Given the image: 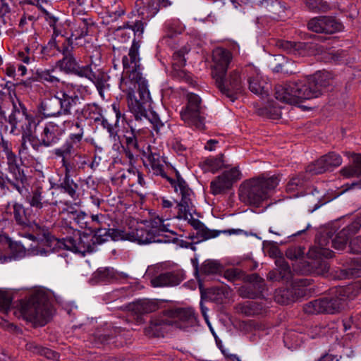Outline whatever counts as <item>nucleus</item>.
<instances>
[{"label":"nucleus","instance_id":"f257e3e1","mask_svg":"<svg viewBox=\"0 0 361 361\" xmlns=\"http://www.w3.org/2000/svg\"><path fill=\"white\" fill-rule=\"evenodd\" d=\"M140 41L134 39L128 56L122 59L123 72L119 84L120 89L127 94L128 106L136 121L149 116L147 107L151 101L147 82L140 72Z\"/></svg>","mask_w":361,"mask_h":361},{"label":"nucleus","instance_id":"f03ea898","mask_svg":"<svg viewBox=\"0 0 361 361\" xmlns=\"http://www.w3.org/2000/svg\"><path fill=\"white\" fill-rule=\"evenodd\" d=\"M331 83V74L319 71L298 81L276 85L274 95L276 99L283 103L298 104L304 100L319 97Z\"/></svg>","mask_w":361,"mask_h":361},{"label":"nucleus","instance_id":"7ed1b4c3","mask_svg":"<svg viewBox=\"0 0 361 361\" xmlns=\"http://www.w3.org/2000/svg\"><path fill=\"white\" fill-rule=\"evenodd\" d=\"M278 176H269L263 173L244 181L239 188L241 202L253 207H259L267 200L279 183Z\"/></svg>","mask_w":361,"mask_h":361},{"label":"nucleus","instance_id":"20e7f679","mask_svg":"<svg viewBox=\"0 0 361 361\" xmlns=\"http://www.w3.org/2000/svg\"><path fill=\"white\" fill-rule=\"evenodd\" d=\"M359 293L358 287L350 285L336 287L325 297L307 302L303 307L307 314H335L341 311L346 298L353 299Z\"/></svg>","mask_w":361,"mask_h":361},{"label":"nucleus","instance_id":"39448f33","mask_svg":"<svg viewBox=\"0 0 361 361\" xmlns=\"http://www.w3.org/2000/svg\"><path fill=\"white\" fill-rule=\"evenodd\" d=\"M47 81L51 84L56 82V85H47V92L50 93L49 104H47V109L49 112L47 114V119L50 118L56 114H59L63 110L64 113L70 112L71 108L75 106L80 101V98L75 94V92H68L66 93L59 89L58 84H60L59 80L54 75H51L47 70Z\"/></svg>","mask_w":361,"mask_h":361},{"label":"nucleus","instance_id":"423d86ee","mask_svg":"<svg viewBox=\"0 0 361 361\" xmlns=\"http://www.w3.org/2000/svg\"><path fill=\"white\" fill-rule=\"evenodd\" d=\"M178 188L181 194V199L177 202L176 209L177 214L176 218L178 219L188 220V223L199 233L204 224L199 219L192 218V214L195 213V207L193 204L192 196V190L189 188L187 183L181 177L179 172L176 171Z\"/></svg>","mask_w":361,"mask_h":361},{"label":"nucleus","instance_id":"0eeeda50","mask_svg":"<svg viewBox=\"0 0 361 361\" xmlns=\"http://www.w3.org/2000/svg\"><path fill=\"white\" fill-rule=\"evenodd\" d=\"M44 302V288H35L28 298L20 300V312L27 320L43 326L45 319Z\"/></svg>","mask_w":361,"mask_h":361},{"label":"nucleus","instance_id":"6e6552de","mask_svg":"<svg viewBox=\"0 0 361 361\" xmlns=\"http://www.w3.org/2000/svg\"><path fill=\"white\" fill-rule=\"evenodd\" d=\"M188 103L185 108L180 112L182 120L189 126L199 130L205 129L204 116L201 106L200 97L194 93L188 94Z\"/></svg>","mask_w":361,"mask_h":361},{"label":"nucleus","instance_id":"1a4fd4ad","mask_svg":"<svg viewBox=\"0 0 361 361\" xmlns=\"http://www.w3.org/2000/svg\"><path fill=\"white\" fill-rule=\"evenodd\" d=\"M214 80L219 91L231 102H234L238 95L243 91L242 80L237 71H231L226 78V75H223L215 78Z\"/></svg>","mask_w":361,"mask_h":361},{"label":"nucleus","instance_id":"9d476101","mask_svg":"<svg viewBox=\"0 0 361 361\" xmlns=\"http://www.w3.org/2000/svg\"><path fill=\"white\" fill-rule=\"evenodd\" d=\"M164 316L172 322L171 325L182 329L195 325L197 318L191 308H177L164 310Z\"/></svg>","mask_w":361,"mask_h":361},{"label":"nucleus","instance_id":"9b49d317","mask_svg":"<svg viewBox=\"0 0 361 361\" xmlns=\"http://www.w3.org/2000/svg\"><path fill=\"white\" fill-rule=\"evenodd\" d=\"M342 157L335 152H330L320 157L306 167V172L311 175H317L332 170L342 164Z\"/></svg>","mask_w":361,"mask_h":361},{"label":"nucleus","instance_id":"f8f14e48","mask_svg":"<svg viewBox=\"0 0 361 361\" xmlns=\"http://www.w3.org/2000/svg\"><path fill=\"white\" fill-rule=\"evenodd\" d=\"M307 28L316 33L334 34L342 30L343 25L332 16H319L309 20Z\"/></svg>","mask_w":361,"mask_h":361},{"label":"nucleus","instance_id":"ddd939ff","mask_svg":"<svg viewBox=\"0 0 361 361\" xmlns=\"http://www.w3.org/2000/svg\"><path fill=\"white\" fill-rule=\"evenodd\" d=\"M240 175L237 168L224 171L211 182V192L214 195L226 192L232 188L235 182L240 179Z\"/></svg>","mask_w":361,"mask_h":361},{"label":"nucleus","instance_id":"4468645a","mask_svg":"<svg viewBox=\"0 0 361 361\" xmlns=\"http://www.w3.org/2000/svg\"><path fill=\"white\" fill-rule=\"evenodd\" d=\"M159 234L157 230H151L144 226L142 224H137V226L128 231L127 240L135 242L138 244H149L153 242L167 243V240L157 239Z\"/></svg>","mask_w":361,"mask_h":361},{"label":"nucleus","instance_id":"2eb2a0df","mask_svg":"<svg viewBox=\"0 0 361 361\" xmlns=\"http://www.w3.org/2000/svg\"><path fill=\"white\" fill-rule=\"evenodd\" d=\"M80 77H85L92 82H94L101 94L102 90L105 88L106 83L109 79L107 74L101 69L97 68L96 66L86 65L84 66L76 67V71L73 73Z\"/></svg>","mask_w":361,"mask_h":361},{"label":"nucleus","instance_id":"dca6fc26","mask_svg":"<svg viewBox=\"0 0 361 361\" xmlns=\"http://www.w3.org/2000/svg\"><path fill=\"white\" fill-rule=\"evenodd\" d=\"M245 279L248 284L240 288V294L242 297L254 299L263 296V293L266 290V284L262 277L254 273L247 275Z\"/></svg>","mask_w":361,"mask_h":361},{"label":"nucleus","instance_id":"f3484780","mask_svg":"<svg viewBox=\"0 0 361 361\" xmlns=\"http://www.w3.org/2000/svg\"><path fill=\"white\" fill-rule=\"evenodd\" d=\"M77 235L68 237V250L80 253L82 255L94 251L96 244L92 235L78 233Z\"/></svg>","mask_w":361,"mask_h":361},{"label":"nucleus","instance_id":"a211bd4d","mask_svg":"<svg viewBox=\"0 0 361 361\" xmlns=\"http://www.w3.org/2000/svg\"><path fill=\"white\" fill-rule=\"evenodd\" d=\"M47 37H50L48 45L50 48H56L60 51L57 42L63 39L62 34L63 25L56 16L51 15L47 11Z\"/></svg>","mask_w":361,"mask_h":361},{"label":"nucleus","instance_id":"6ab92c4d","mask_svg":"<svg viewBox=\"0 0 361 361\" xmlns=\"http://www.w3.org/2000/svg\"><path fill=\"white\" fill-rule=\"evenodd\" d=\"M214 68L212 72L214 78L226 75L228 66L232 60V54L228 49L218 47L213 51Z\"/></svg>","mask_w":361,"mask_h":361},{"label":"nucleus","instance_id":"aec40b11","mask_svg":"<svg viewBox=\"0 0 361 361\" xmlns=\"http://www.w3.org/2000/svg\"><path fill=\"white\" fill-rule=\"evenodd\" d=\"M8 171L12 175V178H7L8 183L16 188L20 193H22L24 188V181L26 180L23 172L20 171V167L16 163V155L12 152L6 154Z\"/></svg>","mask_w":361,"mask_h":361},{"label":"nucleus","instance_id":"412c9836","mask_svg":"<svg viewBox=\"0 0 361 361\" xmlns=\"http://www.w3.org/2000/svg\"><path fill=\"white\" fill-rule=\"evenodd\" d=\"M147 160L149 163V165L153 171V173L156 176H161L162 178L166 179L171 185L175 188V190H177L178 179L176 180L171 178L168 172L164 170V165L162 164V160L160 155L157 153L150 152L147 157ZM175 173L176 174V170L173 169ZM177 172H178L177 171ZM177 178V176H176Z\"/></svg>","mask_w":361,"mask_h":361},{"label":"nucleus","instance_id":"4be33fe9","mask_svg":"<svg viewBox=\"0 0 361 361\" xmlns=\"http://www.w3.org/2000/svg\"><path fill=\"white\" fill-rule=\"evenodd\" d=\"M184 279V274L178 271H167L159 274L151 280L154 287L175 286Z\"/></svg>","mask_w":361,"mask_h":361},{"label":"nucleus","instance_id":"5701e85b","mask_svg":"<svg viewBox=\"0 0 361 361\" xmlns=\"http://www.w3.org/2000/svg\"><path fill=\"white\" fill-rule=\"evenodd\" d=\"M350 238L347 229L341 230L334 237L329 232L326 233V236L322 237L319 240V245L320 246H325L331 243V247L334 249L343 250L345 248Z\"/></svg>","mask_w":361,"mask_h":361},{"label":"nucleus","instance_id":"b1692460","mask_svg":"<svg viewBox=\"0 0 361 361\" xmlns=\"http://www.w3.org/2000/svg\"><path fill=\"white\" fill-rule=\"evenodd\" d=\"M171 321L164 316V311L161 314L153 318L149 325L145 329V334L149 337H163L164 334L165 326H170Z\"/></svg>","mask_w":361,"mask_h":361},{"label":"nucleus","instance_id":"393cba45","mask_svg":"<svg viewBox=\"0 0 361 361\" xmlns=\"http://www.w3.org/2000/svg\"><path fill=\"white\" fill-rule=\"evenodd\" d=\"M159 309V303L156 300L143 299L134 302L130 306L129 310L137 316V322L142 321L141 316L157 311Z\"/></svg>","mask_w":361,"mask_h":361},{"label":"nucleus","instance_id":"a878e982","mask_svg":"<svg viewBox=\"0 0 361 361\" xmlns=\"http://www.w3.org/2000/svg\"><path fill=\"white\" fill-rule=\"evenodd\" d=\"M73 145L68 142H66L60 148H55L53 150L54 154L59 157H62L63 166L65 167V176H70L71 172L75 170V164L73 161L76 157H80V155L76 154L72 161L66 159V156L71 154Z\"/></svg>","mask_w":361,"mask_h":361},{"label":"nucleus","instance_id":"bb28decb","mask_svg":"<svg viewBox=\"0 0 361 361\" xmlns=\"http://www.w3.org/2000/svg\"><path fill=\"white\" fill-rule=\"evenodd\" d=\"M61 120L56 119V121H47V140L49 138V134L53 135L51 140L47 141V147H53L55 148H60L63 144L61 140V129L59 126Z\"/></svg>","mask_w":361,"mask_h":361},{"label":"nucleus","instance_id":"cd10ccee","mask_svg":"<svg viewBox=\"0 0 361 361\" xmlns=\"http://www.w3.org/2000/svg\"><path fill=\"white\" fill-rule=\"evenodd\" d=\"M42 120V117L37 120V123L33 122L34 130L30 133H27L28 141L36 151H39L41 147L45 145V127L39 125Z\"/></svg>","mask_w":361,"mask_h":361},{"label":"nucleus","instance_id":"c85d7f7f","mask_svg":"<svg viewBox=\"0 0 361 361\" xmlns=\"http://www.w3.org/2000/svg\"><path fill=\"white\" fill-rule=\"evenodd\" d=\"M276 46L286 51L287 54L300 55L310 47L309 43L304 42H292L288 40L280 39L276 42Z\"/></svg>","mask_w":361,"mask_h":361},{"label":"nucleus","instance_id":"c756f323","mask_svg":"<svg viewBox=\"0 0 361 361\" xmlns=\"http://www.w3.org/2000/svg\"><path fill=\"white\" fill-rule=\"evenodd\" d=\"M12 104L13 110L8 117V122L12 126V130L16 128L18 123L20 122L24 117L30 126L33 122H35V121H32L30 116L27 114L26 108L20 102H18V106L13 101H12Z\"/></svg>","mask_w":361,"mask_h":361},{"label":"nucleus","instance_id":"7c9ffc66","mask_svg":"<svg viewBox=\"0 0 361 361\" xmlns=\"http://www.w3.org/2000/svg\"><path fill=\"white\" fill-rule=\"evenodd\" d=\"M137 11L142 18H151L159 11V8L155 0H137Z\"/></svg>","mask_w":361,"mask_h":361},{"label":"nucleus","instance_id":"2f4dec72","mask_svg":"<svg viewBox=\"0 0 361 361\" xmlns=\"http://www.w3.org/2000/svg\"><path fill=\"white\" fill-rule=\"evenodd\" d=\"M97 343L102 345H114L115 347H121L123 345L122 336L117 334L116 329H112L107 332L98 334L95 336Z\"/></svg>","mask_w":361,"mask_h":361},{"label":"nucleus","instance_id":"473e14b6","mask_svg":"<svg viewBox=\"0 0 361 361\" xmlns=\"http://www.w3.org/2000/svg\"><path fill=\"white\" fill-rule=\"evenodd\" d=\"M118 279V273L111 267H100L95 271L90 281L93 284L111 282Z\"/></svg>","mask_w":361,"mask_h":361},{"label":"nucleus","instance_id":"72a5a7b5","mask_svg":"<svg viewBox=\"0 0 361 361\" xmlns=\"http://www.w3.org/2000/svg\"><path fill=\"white\" fill-rule=\"evenodd\" d=\"M235 309L238 313L247 317H251L261 314L263 306L262 304L255 301H246L237 304L235 306Z\"/></svg>","mask_w":361,"mask_h":361},{"label":"nucleus","instance_id":"f704fd0d","mask_svg":"<svg viewBox=\"0 0 361 361\" xmlns=\"http://www.w3.org/2000/svg\"><path fill=\"white\" fill-rule=\"evenodd\" d=\"M93 23L90 18H80L76 21L75 25L72 31V34L70 38L67 40L69 42L70 40L74 37L75 39L82 38L88 35L89 28L93 25Z\"/></svg>","mask_w":361,"mask_h":361},{"label":"nucleus","instance_id":"c9c22d12","mask_svg":"<svg viewBox=\"0 0 361 361\" xmlns=\"http://www.w3.org/2000/svg\"><path fill=\"white\" fill-rule=\"evenodd\" d=\"M72 49V47H71V48H69V47H63L62 53L63 58L58 61L62 69L70 73H73L74 71H76V67L78 65L75 59L71 54Z\"/></svg>","mask_w":361,"mask_h":361},{"label":"nucleus","instance_id":"e433bc0d","mask_svg":"<svg viewBox=\"0 0 361 361\" xmlns=\"http://www.w3.org/2000/svg\"><path fill=\"white\" fill-rule=\"evenodd\" d=\"M65 249L68 250V238L61 240L51 233L47 232V255Z\"/></svg>","mask_w":361,"mask_h":361},{"label":"nucleus","instance_id":"4c0bfd02","mask_svg":"<svg viewBox=\"0 0 361 361\" xmlns=\"http://www.w3.org/2000/svg\"><path fill=\"white\" fill-rule=\"evenodd\" d=\"M340 173L345 178L361 176V154H355L352 164L343 167Z\"/></svg>","mask_w":361,"mask_h":361},{"label":"nucleus","instance_id":"58836bf2","mask_svg":"<svg viewBox=\"0 0 361 361\" xmlns=\"http://www.w3.org/2000/svg\"><path fill=\"white\" fill-rule=\"evenodd\" d=\"M13 207V214L16 223L24 227L30 226L32 219L27 209H25L22 204L18 203L14 204Z\"/></svg>","mask_w":361,"mask_h":361},{"label":"nucleus","instance_id":"ea45409f","mask_svg":"<svg viewBox=\"0 0 361 361\" xmlns=\"http://www.w3.org/2000/svg\"><path fill=\"white\" fill-rule=\"evenodd\" d=\"M252 6L276 13L283 11V6L279 0H250Z\"/></svg>","mask_w":361,"mask_h":361},{"label":"nucleus","instance_id":"a19ab883","mask_svg":"<svg viewBox=\"0 0 361 361\" xmlns=\"http://www.w3.org/2000/svg\"><path fill=\"white\" fill-rule=\"evenodd\" d=\"M81 115L85 119L92 120L94 122L100 121L103 118L102 108L94 103L84 106L81 111Z\"/></svg>","mask_w":361,"mask_h":361},{"label":"nucleus","instance_id":"79ce46f5","mask_svg":"<svg viewBox=\"0 0 361 361\" xmlns=\"http://www.w3.org/2000/svg\"><path fill=\"white\" fill-rule=\"evenodd\" d=\"M309 285L310 281L307 279H296L293 280L291 286L289 287L292 290L293 302L305 295V288Z\"/></svg>","mask_w":361,"mask_h":361},{"label":"nucleus","instance_id":"37998d69","mask_svg":"<svg viewBox=\"0 0 361 361\" xmlns=\"http://www.w3.org/2000/svg\"><path fill=\"white\" fill-rule=\"evenodd\" d=\"M306 8L313 12H327L331 9L330 4L324 0H304Z\"/></svg>","mask_w":361,"mask_h":361},{"label":"nucleus","instance_id":"c03bdc74","mask_svg":"<svg viewBox=\"0 0 361 361\" xmlns=\"http://www.w3.org/2000/svg\"><path fill=\"white\" fill-rule=\"evenodd\" d=\"M277 270L283 281H288L292 279V271L288 262L283 257H279L276 260Z\"/></svg>","mask_w":361,"mask_h":361},{"label":"nucleus","instance_id":"a18cd8bd","mask_svg":"<svg viewBox=\"0 0 361 361\" xmlns=\"http://www.w3.org/2000/svg\"><path fill=\"white\" fill-rule=\"evenodd\" d=\"M274 299L276 302L281 305H288L293 302V296L290 288H279L276 290Z\"/></svg>","mask_w":361,"mask_h":361},{"label":"nucleus","instance_id":"49530a36","mask_svg":"<svg viewBox=\"0 0 361 361\" xmlns=\"http://www.w3.org/2000/svg\"><path fill=\"white\" fill-rule=\"evenodd\" d=\"M43 188L42 186H35L32 189V194L29 199L31 207L36 209H42L44 206L43 200Z\"/></svg>","mask_w":361,"mask_h":361},{"label":"nucleus","instance_id":"de8ad7c7","mask_svg":"<svg viewBox=\"0 0 361 361\" xmlns=\"http://www.w3.org/2000/svg\"><path fill=\"white\" fill-rule=\"evenodd\" d=\"M240 231V230L230 229L227 231H217V230H210L204 225L203 228L197 233V235L202 238V240H208L210 238H215L218 236L221 233H228L229 234L237 233Z\"/></svg>","mask_w":361,"mask_h":361},{"label":"nucleus","instance_id":"09e8293b","mask_svg":"<svg viewBox=\"0 0 361 361\" xmlns=\"http://www.w3.org/2000/svg\"><path fill=\"white\" fill-rule=\"evenodd\" d=\"M189 50L186 47H183L180 49L173 53L172 56L173 68H182L185 66L186 59L185 55L188 53Z\"/></svg>","mask_w":361,"mask_h":361},{"label":"nucleus","instance_id":"8fccbe9b","mask_svg":"<svg viewBox=\"0 0 361 361\" xmlns=\"http://www.w3.org/2000/svg\"><path fill=\"white\" fill-rule=\"evenodd\" d=\"M361 276V269L357 267H348L341 269L336 272V277L340 279H350Z\"/></svg>","mask_w":361,"mask_h":361},{"label":"nucleus","instance_id":"3c124183","mask_svg":"<svg viewBox=\"0 0 361 361\" xmlns=\"http://www.w3.org/2000/svg\"><path fill=\"white\" fill-rule=\"evenodd\" d=\"M54 301L57 302V298L54 295L52 291L47 288V323L52 319L56 313Z\"/></svg>","mask_w":361,"mask_h":361},{"label":"nucleus","instance_id":"603ef678","mask_svg":"<svg viewBox=\"0 0 361 361\" xmlns=\"http://www.w3.org/2000/svg\"><path fill=\"white\" fill-rule=\"evenodd\" d=\"M221 266L216 261L207 259L200 267V272L205 275L214 274L221 271Z\"/></svg>","mask_w":361,"mask_h":361},{"label":"nucleus","instance_id":"864d4df0","mask_svg":"<svg viewBox=\"0 0 361 361\" xmlns=\"http://www.w3.org/2000/svg\"><path fill=\"white\" fill-rule=\"evenodd\" d=\"M224 154H221L219 157L207 159L204 161V164L207 166L204 170L215 173L221 169L224 165Z\"/></svg>","mask_w":361,"mask_h":361},{"label":"nucleus","instance_id":"5fc2aeb1","mask_svg":"<svg viewBox=\"0 0 361 361\" xmlns=\"http://www.w3.org/2000/svg\"><path fill=\"white\" fill-rule=\"evenodd\" d=\"M114 4L106 6V13L110 17L116 19L124 14V9L121 6V2L118 0H113Z\"/></svg>","mask_w":361,"mask_h":361},{"label":"nucleus","instance_id":"6e6d98bb","mask_svg":"<svg viewBox=\"0 0 361 361\" xmlns=\"http://www.w3.org/2000/svg\"><path fill=\"white\" fill-rule=\"evenodd\" d=\"M305 247L302 246H292L286 251V256L290 260H296L303 257Z\"/></svg>","mask_w":361,"mask_h":361},{"label":"nucleus","instance_id":"4d7b16f0","mask_svg":"<svg viewBox=\"0 0 361 361\" xmlns=\"http://www.w3.org/2000/svg\"><path fill=\"white\" fill-rule=\"evenodd\" d=\"M78 185L70 179V176H65L63 182L59 186V188L63 190L72 197L75 195V190Z\"/></svg>","mask_w":361,"mask_h":361},{"label":"nucleus","instance_id":"13d9d810","mask_svg":"<svg viewBox=\"0 0 361 361\" xmlns=\"http://www.w3.org/2000/svg\"><path fill=\"white\" fill-rule=\"evenodd\" d=\"M151 230H157V233L159 234V235L157 237V239L167 240H169L168 242L170 241V240L168 239L166 236H162V235L160 233L161 232L168 231L166 225L163 224V221L161 219L157 218L154 219V221L151 223Z\"/></svg>","mask_w":361,"mask_h":361},{"label":"nucleus","instance_id":"bf43d9fd","mask_svg":"<svg viewBox=\"0 0 361 361\" xmlns=\"http://www.w3.org/2000/svg\"><path fill=\"white\" fill-rule=\"evenodd\" d=\"M12 297L6 291L0 290V311L6 313L10 310Z\"/></svg>","mask_w":361,"mask_h":361},{"label":"nucleus","instance_id":"052dcab7","mask_svg":"<svg viewBox=\"0 0 361 361\" xmlns=\"http://www.w3.org/2000/svg\"><path fill=\"white\" fill-rule=\"evenodd\" d=\"M93 232L94 235L92 237L94 238L96 245L104 243L107 240V237H109V229L97 228L94 229Z\"/></svg>","mask_w":361,"mask_h":361},{"label":"nucleus","instance_id":"680f3d73","mask_svg":"<svg viewBox=\"0 0 361 361\" xmlns=\"http://www.w3.org/2000/svg\"><path fill=\"white\" fill-rule=\"evenodd\" d=\"M361 228V212L358 213L353 221L343 229H347L348 235L351 237L357 233Z\"/></svg>","mask_w":361,"mask_h":361},{"label":"nucleus","instance_id":"e2e57ef3","mask_svg":"<svg viewBox=\"0 0 361 361\" xmlns=\"http://www.w3.org/2000/svg\"><path fill=\"white\" fill-rule=\"evenodd\" d=\"M250 90L256 94H262L264 92V87L260 84L258 76L247 79Z\"/></svg>","mask_w":361,"mask_h":361},{"label":"nucleus","instance_id":"0e129e2a","mask_svg":"<svg viewBox=\"0 0 361 361\" xmlns=\"http://www.w3.org/2000/svg\"><path fill=\"white\" fill-rule=\"evenodd\" d=\"M109 236L113 240H127L128 231L121 229L109 228Z\"/></svg>","mask_w":361,"mask_h":361},{"label":"nucleus","instance_id":"69168bd1","mask_svg":"<svg viewBox=\"0 0 361 361\" xmlns=\"http://www.w3.org/2000/svg\"><path fill=\"white\" fill-rule=\"evenodd\" d=\"M126 142L128 149H135L138 150V143L135 135V130L131 128V133L130 135H126Z\"/></svg>","mask_w":361,"mask_h":361},{"label":"nucleus","instance_id":"338daca9","mask_svg":"<svg viewBox=\"0 0 361 361\" xmlns=\"http://www.w3.org/2000/svg\"><path fill=\"white\" fill-rule=\"evenodd\" d=\"M172 74L174 77L185 80L187 82H190L192 80L191 77L182 68H173Z\"/></svg>","mask_w":361,"mask_h":361},{"label":"nucleus","instance_id":"774afa93","mask_svg":"<svg viewBox=\"0 0 361 361\" xmlns=\"http://www.w3.org/2000/svg\"><path fill=\"white\" fill-rule=\"evenodd\" d=\"M350 247L351 252L354 254L361 253V235L353 238L350 242Z\"/></svg>","mask_w":361,"mask_h":361}]
</instances>
